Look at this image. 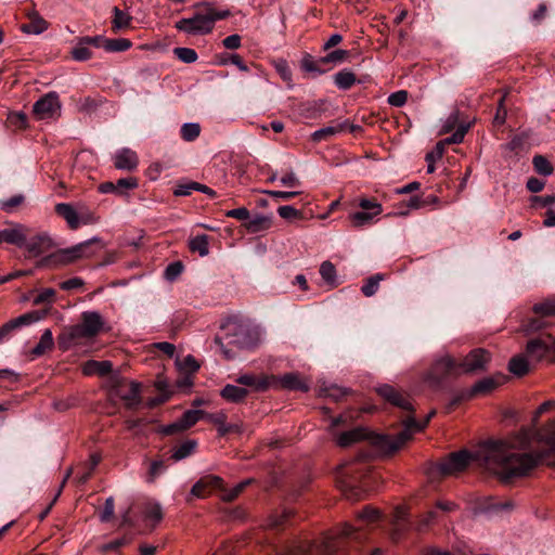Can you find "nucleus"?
I'll list each match as a JSON object with an SVG mask.
<instances>
[{
	"mask_svg": "<svg viewBox=\"0 0 555 555\" xmlns=\"http://www.w3.org/2000/svg\"><path fill=\"white\" fill-rule=\"evenodd\" d=\"M533 438L531 429H522L504 440L485 443L477 450L476 459L504 481L526 477L543 457L532 449Z\"/></svg>",
	"mask_w": 555,
	"mask_h": 555,
	"instance_id": "nucleus-1",
	"label": "nucleus"
},
{
	"mask_svg": "<svg viewBox=\"0 0 555 555\" xmlns=\"http://www.w3.org/2000/svg\"><path fill=\"white\" fill-rule=\"evenodd\" d=\"M490 360V353L481 348L470 351L460 363L447 354L436 360L426 376V380L431 386H439L442 379L449 375L470 374L485 371Z\"/></svg>",
	"mask_w": 555,
	"mask_h": 555,
	"instance_id": "nucleus-2",
	"label": "nucleus"
},
{
	"mask_svg": "<svg viewBox=\"0 0 555 555\" xmlns=\"http://www.w3.org/2000/svg\"><path fill=\"white\" fill-rule=\"evenodd\" d=\"M199 11L190 17L179 20L175 27L190 36H203L210 34L215 23L230 16L231 12L227 9L218 10L211 3L203 2L196 5Z\"/></svg>",
	"mask_w": 555,
	"mask_h": 555,
	"instance_id": "nucleus-3",
	"label": "nucleus"
},
{
	"mask_svg": "<svg viewBox=\"0 0 555 555\" xmlns=\"http://www.w3.org/2000/svg\"><path fill=\"white\" fill-rule=\"evenodd\" d=\"M104 325L100 313L95 311H87L82 313L81 323L68 327L60 336V346L68 349L80 343L81 339H90L98 335Z\"/></svg>",
	"mask_w": 555,
	"mask_h": 555,
	"instance_id": "nucleus-4",
	"label": "nucleus"
},
{
	"mask_svg": "<svg viewBox=\"0 0 555 555\" xmlns=\"http://www.w3.org/2000/svg\"><path fill=\"white\" fill-rule=\"evenodd\" d=\"M434 415L435 411H431L424 422H417L414 417H408L403 422V429L396 437L376 436L372 438L373 443L387 452H395L409 441L415 433L422 431Z\"/></svg>",
	"mask_w": 555,
	"mask_h": 555,
	"instance_id": "nucleus-5",
	"label": "nucleus"
},
{
	"mask_svg": "<svg viewBox=\"0 0 555 555\" xmlns=\"http://www.w3.org/2000/svg\"><path fill=\"white\" fill-rule=\"evenodd\" d=\"M55 211L65 219L68 228L72 230H76L80 225L95 224L100 220V218L82 203H79L77 208L68 203H59L55 205Z\"/></svg>",
	"mask_w": 555,
	"mask_h": 555,
	"instance_id": "nucleus-6",
	"label": "nucleus"
},
{
	"mask_svg": "<svg viewBox=\"0 0 555 555\" xmlns=\"http://www.w3.org/2000/svg\"><path fill=\"white\" fill-rule=\"evenodd\" d=\"M477 450L469 453L465 450L452 453L442 462L436 465V470L441 476H453L463 472L472 461L480 462L476 459Z\"/></svg>",
	"mask_w": 555,
	"mask_h": 555,
	"instance_id": "nucleus-7",
	"label": "nucleus"
},
{
	"mask_svg": "<svg viewBox=\"0 0 555 555\" xmlns=\"http://www.w3.org/2000/svg\"><path fill=\"white\" fill-rule=\"evenodd\" d=\"M339 547L338 538L326 537L320 544L300 542L293 546L287 555H334Z\"/></svg>",
	"mask_w": 555,
	"mask_h": 555,
	"instance_id": "nucleus-8",
	"label": "nucleus"
},
{
	"mask_svg": "<svg viewBox=\"0 0 555 555\" xmlns=\"http://www.w3.org/2000/svg\"><path fill=\"white\" fill-rule=\"evenodd\" d=\"M359 207L361 210L349 215V220L354 228L372 224L383 212L382 204L369 198H360Z\"/></svg>",
	"mask_w": 555,
	"mask_h": 555,
	"instance_id": "nucleus-9",
	"label": "nucleus"
},
{
	"mask_svg": "<svg viewBox=\"0 0 555 555\" xmlns=\"http://www.w3.org/2000/svg\"><path fill=\"white\" fill-rule=\"evenodd\" d=\"M62 104L59 94L48 92L34 103L33 114L38 120L54 119L60 117Z\"/></svg>",
	"mask_w": 555,
	"mask_h": 555,
	"instance_id": "nucleus-10",
	"label": "nucleus"
},
{
	"mask_svg": "<svg viewBox=\"0 0 555 555\" xmlns=\"http://www.w3.org/2000/svg\"><path fill=\"white\" fill-rule=\"evenodd\" d=\"M98 241L96 237L78 243L72 247L63 248L56 254L57 261L64 264L73 263L79 259L89 258L93 255L91 243Z\"/></svg>",
	"mask_w": 555,
	"mask_h": 555,
	"instance_id": "nucleus-11",
	"label": "nucleus"
},
{
	"mask_svg": "<svg viewBox=\"0 0 555 555\" xmlns=\"http://www.w3.org/2000/svg\"><path fill=\"white\" fill-rule=\"evenodd\" d=\"M236 382L241 385L249 387L254 391H267L275 388L278 378L274 375L261 374L259 376L254 374H242L237 377Z\"/></svg>",
	"mask_w": 555,
	"mask_h": 555,
	"instance_id": "nucleus-12",
	"label": "nucleus"
},
{
	"mask_svg": "<svg viewBox=\"0 0 555 555\" xmlns=\"http://www.w3.org/2000/svg\"><path fill=\"white\" fill-rule=\"evenodd\" d=\"M507 377L504 374H495L476 382L468 391V397H482L491 393L498 387L505 384Z\"/></svg>",
	"mask_w": 555,
	"mask_h": 555,
	"instance_id": "nucleus-13",
	"label": "nucleus"
},
{
	"mask_svg": "<svg viewBox=\"0 0 555 555\" xmlns=\"http://www.w3.org/2000/svg\"><path fill=\"white\" fill-rule=\"evenodd\" d=\"M377 393L389 403L402 409L412 410V404L406 396L397 390L393 386L384 384L376 388Z\"/></svg>",
	"mask_w": 555,
	"mask_h": 555,
	"instance_id": "nucleus-14",
	"label": "nucleus"
},
{
	"mask_svg": "<svg viewBox=\"0 0 555 555\" xmlns=\"http://www.w3.org/2000/svg\"><path fill=\"white\" fill-rule=\"evenodd\" d=\"M206 418V413L201 410H188L183 413L181 418L166 427H164L163 433L170 435L176 431H181L190 428L194 424H196L201 418Z\"/></svg>",
	"mask_w": 555,
	"mask_h": 555,
	"instance_id": "nucleus-15",
	"label": "nucleus"
},
{
	"mask_svg": "<svg viewBox=\"0 0 555 555\" xmlns=\"http://www.w3.org/2000/svg\"><path fill=\"white\" fill-rule=\"evenodd\" d=\"M27 229L21 223H14L9 228L0 230V244L8 243L18 247L25 245Z\"/></svg>",
	"mask_w": 555,
	"mask_h": 555,
	"instance_id": "nucleus-16",
	"label": "nucleus"
},
{
	"mask_svg": "<svg viewBox=\"0 0 555 555\" xmlns=\"http://www.w3.org/2000/svg\"><path fill=\"white\" fill-rule=\"evenodd\" d=\"M224 331L229 344H233L240 348H243L247 345L245 336L248 332V328L243 324L237 322H229L224 325Z\"/></svg>",
	"mask_w": 555,
	"mask_h": 555,
	"instance_id": "nucleus-17",
	"label": "nucleus"
},
{
	"mask_svg": "<svg viewBox=\"0 0 555 555\" xmlns=\"http://www.w3.org/2000/svg\"><path fill=\"white\" fill-rule=\"evenodd\" d=\"M138 164V155L130 149L124 147L114 155V165L117 169L133 170Z\"/></svg>",
	"mask_w": 555,
	"mask_h": 555,
	"instance_id": "nucleus-18",
	"label": "nucleus"
},
{
	"mask_svg": "<svg viewBox=\"0 0 555 555\" xmlns=\"http://www.w3.org/2000/svg\"><path fill=\"white\" fill-rule=\"evenodd\" d=\"M278 383L275 384L274 389H287V390H301L308 391V384L300 378L297 373H288L283 376L278 377Z\"/></svg>",
	"mask_w": 555,
	"mask_h": 555,
	"instance_id": "nucleus-19",
	"label": "nucleus"
},
{
	"mask_svg": "<svg viewBox=\"0 0 555 555\" xmlns=\"http://www.w3.org/2000/svg\"><path fill=\"white\" fill-rule=\"evenodd\" d=\"M29 23L23 24L21 30L29 35H40L49 28V23L37 12L27 13Z\"/></svg>",
	"mask_w": 555,
	"mask_h": 555,
	"instance_id": "nucleus-20",
	"label": "nucleus"
},
{
	"mask_svg": "<svg viewBox=\"0 0 555 555\" xmlns=\"http://www.w3.org/2000/svg\"><path fill=\"white\" fill-rule=\"evenodd\" d=\"M370 434L364 427H357L354 429L341 433L336 438V443L341 448L350 447L359 441L369 439Z\"/></svg>",
	"mask_w": 555,
	"mask_h": 555,
	"instance_id": "nucleus-21",
	"label": "nucleus"
},
{
	"mask_svg": "<svg viewBox=\"0 0 555 555\" xmlns=\"http://www.w3.org/2000/svg\"><path fill=\"white\" fill-rule=\"evenodd\" d=\"M53 245L52 238L47 233L34 236L29 242L25 243V248L33 256H39L48 251Z\"/></svg>",
	"mask_w": 555,
	"mask_h": 555,
	"instance_id": "nucleus-22",
	"label": "nucleus"
},
{
	"mask_svg": "<svg viewBox=\"0 0 555 555\" xmlns=\"http://www.w3.org/2000/svg\"><path fill=\"white\" fill-rule=\"evenodd\" d=\"M272 225V217L266 215L249 216L247 222L244 223L245 229L249 233H259L267 231Z\"/></svg>",
	"mask_w": 555,
	"mask_h": 555,
	"instance_id": "nucleus-23",
	"label": "nucleus"
},
{
	"mask_svg": "<svg viewBox=\"0 0 555 555\" xmlns=\"http://www.w3.org/2000/svg\"><path fill=\"white\" fill-rule=\"evenodd\" d=\"M112 363L109 361H95L90 360L83 363L82 373L87 376L99 375L105 376L112 371Z\"/></svg>",
	"mask_w": 555,
	"mask_h": 555,
	"instance_id": "nucleus-24",
	"label": "nucleus"
},
{
	"mask_svg": "<svg viewBox=\"0 0 555 555\" xmlns=\"http://www.w3.org/2000/svg\"><path fill=\"white\" fill-rule=\"evenodd\" d=\"M54 346V339L51 330L43 331L39 343L33 348L30 354L33 358L43 356L47 351L51 350Z\"/></svg>",
	"mask_w": 555,
	"mask_h": 555,
	"instance_id": "nucleus-25",
	"label": "nucleus"
},
{
	"mask_svg": "<svg viewBox=\"0 0 555 555\" xmlns=\"http://www.w3.org/2000/svg\"><path fill=\"white\" fill-rule=\"evenodd\" d=\"M347 127V121L336 122L324 128H321L312 133V139L317 142L325 140L330 137H334L338 133L345 132Z\"/></svg>",
	"mask_w": 555,
	"mask_h": 555,
	"instance_id": "nucleus-26",
	"label": "nucleus"
},
{
	"mask_svg": "<svg viewBox=\"0 0 555 555\" xmlns=\"http://www.w3.org/2000/svg\"><path fill=\"white\" fill-rule=\"evenodd\" d=\"M550 350V346L541 339L528 341L526 347L527 354L534 361H540Z\"/></svg>",
	"mask_w": 555,
	"mask_h": 555,
	"instance_id": "nucleus-27",
	"label": "nucleus"
},
{
	"mask_svg": "<svg viewBox=\"0 0 555 555\" xmlns=\"http://www.w3.org/2000/svg\"><path fill=\"white\" fill-rule=\"evenodd\" d=\"M247 393L245 388L231 384L225 385L220 391L221 397L230 402H241L246 398Z\"/></svg>",
	"mask_w": 555,
	"mask_h": 555,
	"instance_id": "nucleus-28",
	"label": "nucleus"
},
{
	"mask_svg": "<svg viewBox=\"0 0 555 555\" xmlns=\"http://www.w3.org/2000/svg\"><path fill=\"white\" fill-rule=\"evenodd\" d=\"M132 17L129 13L121 11L119 8H113L112 28L114 31L129 28Z\"/></svg>",
	"mask_w": 555,
	"mask_h": 555,
	"instance_id": "nucleus-29",
	"label": "nucleus"
},
{
	"mask_svg": "<svg viewBox=\"0 0 555 555\" xmlns=\"http://www.w3.org/2000/svg\"><path fill=\"white\" fill-rule=\"evenodd\" d=\"M144 520L150 522L153 527L163 519V509L157 502H147L144 505Z\"/></svg>",
	"mask_w": 555,
	"mask_h": 555,
	"instance_id": "nucleus-30",
	"label": "nucleus"
},
{
	"mask_svg": "<svg viewBox=\"0 0 555 555\" xmlns=\"http://www.w3.org/2000/svg\"><path fill=\"white\" fill-rule=\"evenodd\" d=\"M529 361L524 354L513 357L508 363V370L516 376H524L529 372Z\"/></svg>",
	"mask_w": 555,
	"mask_h": 555,
	"instance_id": "nucleus-31",
	"label": "nucleus"
},
{
	"mask_svg": "<svg viewBox=\"0 0 555 555\" xmlns=\"http://www.w3.org/2000/svg\"><path fill=\"white\" fill-rule=\"evenodd\" d=\"M189 247L201 257H205L209 254V238L206 234L196 235L190 240Z\"/></svg>",
	"mask_w": 555,
	"mask_h": 555,
	"instance_id": "nucleus-32",
	"label": "nucleus"
},
{
	"mask_svg": "<svg viewBox=\"0 0 555 555\" xmlns=\"http://www.w3.org/2000/svg\"><path fill=\"white\" fill-rule=\"evenodd\" d=\"M132 47V42L126 38L108 39L105 41L104 51L108 53L124 52Z\"/></svg>",
	"mask_w": 555,
	"mask_h": 555,
	"instance_id": "nucleus-33",
	"label": "nucleus"
},
{
	"mask_svg": "<svg viewBox=\"0 0 555 555\" xmlns=\"http://www.w3.org/2000/svg\"><path fill=\"white\" fill-rule=\"evenodd\" d=\"M532 310L540 317H555V297H550L535 304Z\"/></svg>",
	"mask_w": 555,
	"mask_h": 555,
	"instance_id": "nucleus-34",
	"label": "nucleus"
},
{
	"mask_svg": "<svg viewBox=\"0 0 555 555\" xmlns=\"http://www.w3.org/2000/svg\"><path fill=\"white\" fill-rule=\"evenodd\" d=\"M120 397L128 406L137 405L140 402V385L134 382L129 383L128 390Z\"/></svg>",
	"mask_w": 555,
	"mask_h": 555,
	"instance_id": "nucleus-35",
	"label": "nucleus"
},
{
	"mask_svg": "<svg viewBox=\"0 0 555 555\" xmlns=\"http://www.w3.org/2000/svg\"><path fill=\"white\" fill-rule=\"evenodd\" d=\"M334 82L339 89L347 90L356 82V75L348 69H343L335 74Z\"/></svg>",
	"mask_w": 555,
	"mask_h": 555,
	"instance_id": "nucleus-36",
	"label": "nucleus"
},
{
	"mask_svg": "<svg viewBox=\"0 0 555 555\" xmlns=\"http://www.w3.org/2000/svg\"><path fill=\"white\" fill-rule=\"evenodd\" d=\"M444 153V142H438L433 151L427 153L426 162H427V172L433 173L435 171V163L441 159Z\"/></svg>",
	"mask_w": 555,
	"mask_h": 555,
	"instance_id": "nucleus-37",
	"label": "nucleus"
},
{
	"mask_svg": "<svg viewBox=\"0 0 555 555\" xmlns=\"http://www.w3.org/2000/svg\"><path fill=\"white\" fill-rule=\"evenodd\" d=\"M196 448V442L193 440H188L182 444L178 446L172 451V459L175 461H181L188 456H190Z\"/></svg>",
	"mask_w": 555,
	"mask_h": 555,
	"instance_id": "nucleus-38",
	"label": "nucleus"
},
{
	"mask_svg": "<svg viewBox=\"0 0 555 555\" xmlns=\"http://www.w3.org/2000/svg\"><path fill=\"white\" fill-rule=\"evenodd\" d=\"M181 138L186 142H192L198 138L201 133V127L197 122H185L182 125Z\"/></svg>",
	"mask_w": 555,
	"mask_h": 555,
	"instance_id": "nucleus-39",
	"label": "nucleus"
},
{
	"mask_svg": "<svg viewBox=\"0 0 555 555\" xmlns=\"http://www.w3.org/2000/svg\"><path fill=\"white\" fill-rule=\"evenodd\" d=\"M72 57L78 62L88 61L92 57L91 50L86 43H83L82 39H80L79 42L73 48Z\"/></svg>",
	"mask_w": 555,
	"mask_h": 555,
	"instance_id": "nucleus-40",
	"label": "nucleus"
},
{
	"mask_svg": "<svg viewBox=\"0 0 555 555\" xmlns=\"http://www.w3.org/2000/svg\"><path fill=\"white\" fill-rule=\"evenodd\" d=\"M532 163L534 170L540 175L551 176L554 171L552 164L542 155H535Z\"/></svg>",
	"mask_w": 555,
	"mask_h": 555,
	"instance_id": "nucleus-41",
	"label": "nucleus"
},
{
	"mask_svg": "<svg viewBox=\"0 0 555 555\" xmlns=\"http://www.w3.org/2000/svg\"><path fill=\"white\" fill-rule=\"evenodd\" d=\"M55 300V291L53 288H44L38 291L33 298L34 305H52Z\"/></svg>",
	"mask_w": 555,
	"mask_h": 555,
	"instance_id": "nucleus-42",
	"label": "nucleus"
},
{
	"mask_svg": "<svg viewBox=\"0 0 555 555\" xmlns=\"http://www.w3.org/2000/svg\"><path fill=\"white\" fill-rule=\"evenodd\" d=\"M322 65H324V63H321L320 59L314 60L310 55H306L301 60V67L308 73L323 74L325 69L322 68Z\"/></svg>",
	"mask_w": 555,
	"mask_h": 555,
	"instance_id": "nucleus-43",
	"label": "nucleus"
},
{
	"mask_svg": "<svg viewBox=\"0 0 555 555\" xmlns=\"http://www.w3.org/2000/svg\"><path fill=\"white\" fill-rule=\"evenodd\" d=\"M206 418L218 427V431L221 436L229 433L230 427L225 423L227 416L223 412L206 414Z\"/></svg>",
	"mask_w": 555,
	"mask_h": 555,
	"instance_id": "nucleus-44",
	"label": "nucleus"
},
{
	"mask_svg": "<svg viewBox=\"0 0 555 555\" xmlns=\"http://www.w3.org/2000/svg\"><path fill=\"white\" fill-rule=\"evenodd\" d=\"M382 280H383L382 274H375V275L371 276L370 279H367V281L361 287L362 293L366 297L373 296L377 292V289L379 287V282Z\"/></svg>",
	"mask_w": 555,
	"mask_h": 555,
	"instance_id": "nucleus-45",
	"label": "nucleus"
},
{
	"mask_svg": "<svg viewBox=\"0 0 555 555\" xmlns=\"http://www.w3.org/2000/svg\"><path fill=\"white\" fill-rule=\"evenodd\" d=\"M173 54L183 63L192 64L197 60V53L191 48H176Z\"/></svg>",
	"mask_w": 555,
	"mask_h": 555,
	"instance_id": "nucleus-46",
	"label": "nucleus"
},
{
	"mask_svg": "<svg viewBox=\"0 0 555 555\" xmlns=\"http://www.w3.org/2000/svg\"><path fill=\"white\" fill-rule=\"evenodd\" d=\"M320 274L325 282H327L332 285L335 284L336 269L332 262H330V261L322 262V264L320 267Z\"/></svg>",
	"mask_w": 555,
	"mask_h": 555,
	"instance_id": "nucleus-47",
	"label": "nucleus"
},
{
	"mask_svg": "<svg viewBox=\"0 0 555 555\" xmlns=\"http://www.w3.org/2000/svg\"><path fill=\"white\" fill-rule=\"evenodd\" d=\"M347 56H348V51L338 49V50H335V51L328 53L327 55H325L323 57H320V62L324 63V65L327 63L338 64V63H343L347 59Z\"/></svg>",
	"mask_w": 555,
	"mask_h": 555,
	"instance_id": "nucleus-48",
	"label": "nucleus"
},
{
	"mask_svg": "<svg viewBox=\"0 0 555 555\" xmlns=\"http://www.w3.org/2000/svg\"><path fill=\"white\" fill-rule=\"evenodd\" d=\"M115 512V502L113 496H109L105 500L103 511L100 513V520L102 522H107L112 519Z\"/></svg>",
	"mask_w": 555,
	"mask_h": 555,
	"instance_id": "nucleus-49",
	"label": "nucleus"
},
{
	"mask_svg": "<svg viewBox=\"0 0 555 555\" xmlns=\"http://www.w3.org/2000/svg\"><path fill=\"white\" fill-rule=\"evenodd\" d=\"M468 128H469V124L461 125L460 127H457V129L453 132V134L443 141L444 145L461 143L464 140V137H465Z\"/></svg>",
	"mask_w": 555,
	"mask_h": 555,
	"instance_id": "nucleus-50",
	"label": "nucleus"
},
{
	"mask_svg": "<svg viewBox=\"0 0 555 555\" xmlns=\"http://www.w3.org/2000/svg\"><path fill=\"white\" fill-rule=\"evenodd\" d=\"M39 320V315L37 312H29L17 317L16 319L11 320L12 323L15 324V328H18L24 325H29Z\"/></svg>",
	"mask_w": 555,
	"mask_h": 555,
	"instance_id": "nucleus-51",
	"label": "nucleus"
},
{
	"mask_svg": "<svg viewBox=\"0 0 555 555\" xmlns=\"http://www.w3.org/2000/svg\"><path fill=\"white\" fill-rule=\"evenodd\" d=\"M359 519L366 521L367 524L375 522L380 519V512L371 506H366L360 514Z\"/></svg>",
	"mask_w": 555,
	"mask_h": 555,
	"instance_id": "nucleus-52",
	"label": "nucleus"
},
{
	"mask_svg": "<svg viewBox=\"0 0 555 555\" xmlns=\"http://www.w3.org/2000/svg\"><path fill=\"white\" fill-rule=\"evenodd\" d=\"M248 483H249V480H246V481L237 483L235 487H233L230 490H223L221 499L223 501H228V502L233 501L235 498H237V495L243 491L245 486Z\"/></svg>",
	"mask_w": 555,
	"mask_h": 555,
	"instance_id": "nucleus-53",
	"label": "nucleus"
},
{
	"mask_svg": "<svg viewBox=\"0 0 555 555\" xmlns=\"http://www.w3.org/2000/svg\"><path fill=\"white\" fill-rule=\"evenodd\" d=\"M278 214L281 218L286 220H292L301 216V212L291 205L280 206L278 208Z\"/></svg>",
	"mask_w": 555,
	"mask_h": 555,
	"instance_id": "nucleus-54",
	"label": "nucleus"
},
{
	"mask_svg": "<svg viewBox=\"0 0 555 555\" xmlns=\"http://www.w3.org/2000/svg\"><path fill=\"white\" fill-rule=\"evenodd\" d=\"M408 92L405 90H400L391 93L388 96V103L396 107H401L406 103Z\"/></svg>",
	"mask_w": 555,
	"mask_h": 555,
	"instance_id": "nucleus-55",
	"label": "nucleus"
},
{
	"mask_svg": "<svg viewBox=\"0 0 555 555\" xmlns=\"http://www.w3.org/2000/svg\"><path fill=\"white\" fill-rule=\"evenodd\" d=\"M279 182L286 188L296 189L300 186V180L294 172H289L280 177Z\"/></svg>",
	"mask_w": 555,
	"mask_h": 555,
	"instance_id": "nucleus-56",
	"label": "nucleus"
},
{
	"mask_svg": "<svg viewBox=\"0 0 555 555\" xmlns=\"http://www.w3.org/2000/svg\"><path fill=\"white\" fill-rule=\"evenodd\" d=\"M166 470V465L164 461L157 460L153 461L150 465V481H153L158 476L163 475Z\"/></svg>",
	"mask_w": 555,
	"mask_h": 555,
	"instance_id": "nucleus-57",
	"label": "nucleus"
},
{
	"mask_svg": "<svg viewBox=\"0 0 555 555\" xmlns=\"http://www.w3.org/2000/svg\"><path fill=\"white\" fill-rule=\"evenodd\" d=\"M117 194H122V190H131L138 186V180L135 178H122L116 182Z\"/></svg>",
	"mask_w": 555,
	"mask_h": 555,
	"instance_id": "nucleus-58",
	"label": "nucleus"
},
{
	"mask_svg": "<svg viewBox=\"0 0 555 555\" xmlns=\"http://www.w3.org/2000/svg\"><path fill=\"white\" fill-rule=\"evenodd\" d=\"M183 267L180 262L170 263L165 270V276L169 281H173L182 273Z\"/></svg>",
	"mask_w": 555,
	"mask_h": 555,
	"instance_id": "nucleus-59",
	"label": "nucleus"
},
{
	"mask_svg": "<svg viewBox=\"0 0 555 555\" xmlns=\"http://www.w3.org/2000/svg\"><path fill=\"white\" fill-rule=\"evenodd\" d=\"M225 216H227V217H230V218H235V219H237V220H242V221H244V223H245V222H247V220H248V218H249L250 214H249V211H248V209H247V208H245V207H240V208H235V209L228 210V211L225 212Z\"/></svg>",
	"mask_w": 555,
	"mask_h": 555,
	"instance_id": "nucleus-60",
	"label": "nucleus"
},
{
	"mask_svg": "<svg viewBox=\"0 0 555 555\" xmlns=\"http://www.w3.org/2000/svg\"><path fill=\"white\" fill-rule=\"evenodd\" d=\"M270 197L288 201L297 195H299L300 191H264Z\"/></svg>",
	"mask_w": 555,
	"mask_h": 555,
	"instance_id": "nucleus-61",
	"label": "nucleus"
},
{
	"mask_svg": "<svg viewBox=\"0 0 555 555\" xmlns=\"http://www.w3.org/2000/svg\"><path fill=\"white\" fill-rule=\"evenodd\" d=\"M181 370L188 372H196L199 369L198 363L192 356H186L181 362L178 363Z\"/></svg>",
	"mask_w": 555,
	"mask_h": 555,
	"instance_id": "nucleus-62",
	"label": "nucleus"
},
{
	"mask_svg": "<svg viewBox=\"0 0 555 555\" xmlns=\"http://www.w3.org/2000/svg\"><path fill=\"white\" fill-rule=\"evenodd\" d=\"M204 485L208 490L210 489H222L223 480L222 478L215 476V475H208L202 478Z\"/></svg>",
	"mask_w": 555,
	"mask_h": 555,
	"instance_id": "nucleus-63",
	"label": "nucleus"
},
{
	"mask_svg": "<svg viewBox=\"0 0 555 555\" xmlns=\"http://www.w3.org/2000/svg\"><path fill=\"white\" fill-rule=\"evenodd\" d=\"M196 182H188L183 184H179L175 191L173 194L176 196H188L192 194L193 191H195Z\"/></svg>",
	"mask_w": 555,
	"mask_h": 555,
	"instance_id": "nucleus-64",
	"label": "nucleus"
}]
</instances>
